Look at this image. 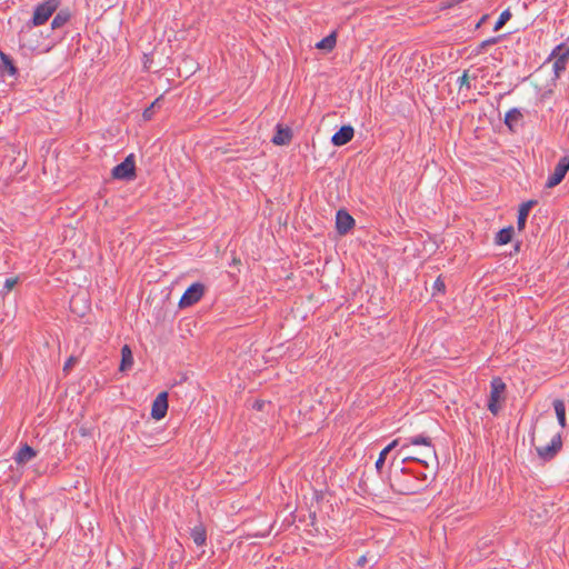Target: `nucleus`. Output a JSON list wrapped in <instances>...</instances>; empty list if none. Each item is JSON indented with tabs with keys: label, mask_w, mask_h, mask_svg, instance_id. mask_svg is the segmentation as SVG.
I'll return each instance as SVG.
<instances>
[{
	"label": "nucleus",
	"mask_w": 569,
	"mask_h": 569,
	"mask_svg": "<svg viewBox=\"0 0 569 569\" xmlns=\"http://www.w3.org/2000/svg\"><path fill=\"white\" fill-rule=\"evenodd\" d=\"M416 461L427 467L426 460L419 457H396L392 458L389 466V486L393 492L403 496L417 495L427 488L428 477L423 472H415L405 463Z\"/></svg>",
	"instance_id": "f257e3e1"
},
{
	"label": "nucleus",
	"mask_w": 569,
	"mask_h": 569,
	"mask_svg": "<svg viewBox=\"0 0 569 569\" xmlns=\"http://www.w3.org/2000/svg\"><path fill=\"white\" fill-rule=\"evenodd\" d=\"M507 385L500 377H493L490 381V395L488 399V410L498 416L506 401Z\"/></svg>",
	"instance_id": "f03ea898"
},
{
	"label": "nucleus",
	"mask_w": 569,
	"mask_h": 569,
	"mask_svg": "<svg viewBox=\"0 0 569 569\" xmlns=\"http://www.w3.org/2000/svg\"><path fill=\"white\" fill-rule=\"evenodd\" d=\"M61 0H43L34 8L32 18L27 22L28 28L44 24L59 9Z\"/></svg>",
	"instance_id": "7ed1b4c3"
},
{
	"label": "nucleus",
	"mask_w": 569,
	"mask_h": 569,
	"mask_svg": "<svg viewBox=\"0 0 569 569\" xmlns=\"http://www.w3.org/2000/svg\"><path fill=\"white\" fill-rule=\"evenodd\" d=\"M111 176L113 179L122 180V181H131L136 179V159L134 154L130 153L124 158L122 162L117 164L112 171Z\"/></svg>",
	"instance_id": "20e7f679"
},
{
	"label": "nucleus",
	"mask_w": 569,
	"mask_h": 569,
	"mask_svg": "<svg viewBox=\"0 0 569 569\" xmlns=\"http://www.w3.org/2000/svg\"><path fill=\"white\" fill-rule=\"evenodd\" d=\"M409 446H425L426 449L423 451L425 458H433L437 459V453L435 446L432 445L431 438L426 435H417L409 437L407 439V442L402 445L401 449L399 450L397 456H401L403 450L408 448Z\"/></svg>",
	"instance_id": "39448f33"
},
{
	"label": "nucleus",
	"mask_w": 569,
	"mask_h": 569,
	"mask_svg": "<svg viewBox=\"0 0 569 569\" xmlns=\"http://www.w3.org/2000/svg\"><path fill=\"white\" fill-rule=\"evenodd\" d=\"M206 287L201 282H194L187 288L178 303L180 309L196 305L204 295Z\"/></svg>",
	"instance_id": "423d86ee"
},
{
	"label": "nucleus",
	"mask_w": 569,
	"mask_h": 569,
	"mask_svg": "<svg viewBox=\"0 0 569 569\" xmlns=\"http://www.w3.org/2000/svg\"><path fill=\"white\" fill-rule=\"evenodd\" d=\"M562 448V438L561 433H557L552 437L551 441L547 446L536 447V451L538 457L547 462L555 459V457L559 453Z\"/></svg>",
	"instance_id": "0eeeda50"
},
{
	"label": "nucleus",
	"mask_w": 569,
	"mask_h": 569,
	"mask_svg": "<svg viewBox=\"0 0 569 569\" xmlns=\"http://www.w3.org/2000/svg\"><path fill=\"white\" fill-rule=\"evenodd\" d=\"M569 171V156L561 157L555 167L553 172L548 177L546 187L553 188L558 186Z\"/></svg>",
	"instance_id": "6e6552de"
},
{
	"label": "nucleus",
	"mask_w": 569,
	"mask_h": 569,
	"mask_svg": "<svg viewBox=\"0 0 569 569\" xmlns=\"http://www.w3.org/2000/svg\"><path fill=\"white\" fill-rule=\"evenodd\" d=\"M356 224L353 217L345 209H340L336 213V230L340 236L350 232Z\"/></svg>",
	"instance_id": "1a4fd4ad"
},
{
	"label": "nucleus",
	"mask_w": 569,
	"mask_h": 569,
	"mask_svg": "<svg viewBox=\"0 0 569 569\" xmlns=\"http://www.w3.org/2000/svg\"><path fill=\"white\" fill-rule=\"evenodd\" d=\"M168 392H160L152 402L151 417L156 420H161L168 412Z\"/></svg>",
	"instance_id": "9d476101"
},
{
	"label": "nucleus",
	"mask_w": 569,
	"mask_h": 569,
	"mask_svg": "<svg viewBox=\"0 0 569 569\" xmlns=\"http://www.w3.org/2000/svg\"><path fill=\"white\" fill-rule=\"evenodd\" d=\"M355 136V129L350 124L342 126L332 137L331 143L335 147H342L350 142Z\"/></svg>",
	"instance_id": "9b49d317"
},
{
	"label": "nucleus",
	"mask_w": 569,
	"mask_h": 569,
	"mask_svg": "<svg viewBox=\"0 0 569 569\" xmlns=\"http://www.w3.org/2000/svg\"><path fill=\"white\" fill-rule=\"evenodd\" d=\"M38 455L37 450H34L31 446L28 443L21 445L19 450L14 453V461L19 466H23L28 462H30L33 458H36Z\"/></svg>",
	"instance_id": "f8f14e48"
},
{
	"label": "nucleus",
	"mask_w": 569,
	"mask_h": 569,
	"mask_svg": "<svg viewBox=\"0 0 569 569\" xmlns=\"http://www.w3.org/2000/svg\"><path fill=\"white\" fill-rule=\"evenodd\" d=\"M292 140V131L289 127H282L281 124H277L276 133L273 134L271 141L276 146H287Z\"/></svg>",
	"instance_id": "ddd939ff"
},
{
	"label": "nucleus",
	"mask_w": 569,
	"mask_h": 569,
	"mask_svg": "<svg viewBox=\"0 0 569 569\" xmlns=\"http://www.w3.org/2000/svg\"><path fill=\"white\" fill-rule=\"evenodd\" d=\"M0 72L1 74H8L11 77L18 76V68L14 64L13 59L0 50Z\"/></svg>",
	"instance_id": "4468645a"
},
{
	"label": "nucleus",
	"mask_w": 569,
	"mask_h": 569,
	"mask_svg": "<svg viewBox=\"0 0 569 569\" xmlns=\"http://www.w3.org/2000/svg\"><path fill=\"white\" fill-rule=\"evenodd\" d=\"M537 204L536 200H529L520 204L518 210V218H517V228L518 230H523L526 227L527 218L529 216L530 210L533 206Z\"/></svg>",
	"instance_id": "2eb2a0df"
},
{
	"label": "nucleus",
	"mask_w": 569,
	"mask_h": 569,
	"mask_svg": "<svg viewBox=\"0 0 569 569\" xmlns=\"http://www.w3.org/2000/svg\"><path fill=\"white\" fill-rule=\"evenodd\" d=\"M57 11L58 12L56 13V16L53 17L52 22H51V28L53 30L60 29L63 26H66L71 20V17H72V13L69 8H63L60 10L58 9Z\"/></svg>",
	"instance_id": "dca6fc26"
},
{
	"label": "nucleus",
	"mask_w": 569,
	"mask_h": 569,
	"mask_svg": "<svg viewBox=\"0 0 569 569\" xmlns=\"http://www.w3.org/2000/svg\"><path fill=\"white\" fill-rule=\"evenodd\" d=\"M522 118L521 111L518 108H512L506 113L503 122L511 132H516V127Z\"/></svg>",
	"instance_id": "f3484780"
},
{
	"label": "nucleus",
	"mask_w": 569,
	"mask_h": 569,
	"mask_svg": "<svg viewBox=\"0 0 569 569\" xmlns=\"http://www.w3.org/2000/svg\"><path fill=\"white\" fill-rule=\"evenodd\" d=\"M133 366V356L130 347L128 345H124L121 348V361L119 366V370L124 372Z\"/></svg>",
	"instance_id": "a211bd4d"
},
{
	"label": "nucleus",
	"mask_w": 569,
	"mask_h": 569,
	"mask_svg": "<svg viewBox=\"0 0 569 569\" xmlns=\"http://www.w3.org/2000/svg\"><path fill=\"white\" fill-rule=\"evenodd\" d=\"M190 537L198 547H202L207 541V530L202 523L196 526L190 531Z\"/></svg>",
	"instance_id": "6ab92c4d"
},
{
	"label": "nucleus",
	"mask_w": 569,
	"mask_h": 569,
	"mask_svg": "<svg viewBox=\"0 0 569 569\" xmlns=\"http://www.w3.org/2000/svg\"><path fill=\"white\" fill-rule=\"evenodd\" d=\"M163 96L154 99L149 107H147L142 112V118L144 121H150L154 117L158 110L162 107Z\"/></svg>",
	"instance_id": "aec40b11"
},
{
	"label": "nucleus",
	"mask_w": 569,
	"mask_h": 569,
	"mask_svg": "<svg viewBox=\"0 0 569 569\" xmlns=\"http://www.w3.org/2000/svg\"><path fill=\"white\" fill-rule=\"evenodd\" d=\"M515 230L512 226L502 228L499 230L495 237V243L498 246H503L509 243L512 240Z\"/></svg>",
	"instance_id": "412c9836"
},
{
	"label": "nucleus",
	"mask_w": 569,
	"mask_h": 569,
	"mask_svg": "<svg viewBox=\"0 0 569 569\" xmlns=\"http://www.w3.org/2000/svg\"><path fill=\"white\" fill-rule=\"evenodd\" d=\"M553 409L558 419L559 425L562 428L567 427V420H566V403L562 399H555L553 402Z\"/></svg>",
	"instance_id": "4be33fe9"
},
{
	"label": "nucleus",
	"mask_w": 569,
	"mask_h": 569,
	"mask_svg": "<svg viewBox=\"0 0 569 569\" xmlns=\"http://www.w3.org/2000/svg\"><path fill=\"white\" fill-rule=\"evenodd\" d=\"M337 44V34L336 32H331L323 39H321L319 42L316 43V48L320 50H325L327 52H330L335 49Z\"/></svg>",
	"instance_id": "5701e85b"
},
{
	"label": "nucleus",
	"mask_w": 569,
	"mask_h": 569,
	"mask_svg": "<svg viewBox=\"0 0 569 569\" xmlns=\"http://www.w3.org/2000/svg\"><path fill=\"white\" fill-rule=\"evenodd\" d=\"M550 58L555 60L569 61V46L565 42L558 44L551 52Z\"/></svg>",
	"instance_id": "b1692460"
},
{
	"label": "nucleus",
	"mask_w": 569,
	"mask_h": 569,
	"mask_svg": "<svg viewBox=\"0 0 569 569\" xmlns=\"http://www.w3.org/2000/svg\"><path fill=\"white\" fill-rule=\"evenodd\" d=\"M503 36H497V37H491L489 39H486L483 41H481L478 47L476 48L475 52L476 54H480L482 53L488 47L490 46H493L496 43H498L501 39H502Z\"/></svg>",
	"instance_id": "393cba45"
},
{
	"label": "nucleus",
	"mask_w": 569,
	"mask_h": 569,
	"mask_svg": "<svg viewBox=\"0 0 569 569\" xmlns=\"http://www.w3.org/2000/svg\"><path fill=\"white\" fill-rule=\"evenodd\" d=\"M12 471V465L9 463V460L0 461V481L7 482L10 478L9 472Z\"/></svg>",
	"instance_id": "a878e982"
},
{
	"label": "nucleus",
	"mask_w": 569,
	"mask_h": 569,
	"mask_svg": "<svg viewBox=\"0 0 569 569\" xmlns=\"http://www.w3.org/2000/svg\"><path fill=\"white\" fill-rule=\"evenodd\" d=\"M511 16L512 14L509 9L503 10L495 23L493 30H500L511 19Z\"/></svg>",
	"instance_id": "bb28decb"
},
{
	"label": "nucleus",
	"mask_w": 569,
	"mask_h": 569,
	"mask_svg": "<svg viewBox=\"0 0 569 569\" xmlns=\"http://www.w3.org/2000/svg\"><path fill=\"white\" fill-rule=\"evenodd\" d=\"M567 63L566 61L563 60H555L553 62V73H555V77L556 78H560L562 72H565L566 68H567Z\"/></svg>",
	"instance_id": "cd10ccee"
},
{
	"label": "nucleus",
	"mask_w": 569,
	"mask_h": 569,
	"mask_svg": "<svg viewBox=\"0 0 569 569\" xmlns=\"http://www.w3.org/2000/svg\"><path fill=\"white\" fill-rule=\"evenodd\" d=\"M388 455H389L388 449H382L379 453V457L376 461V469L379 473L381 472V469L386 462Z\"/></svg>",
	"instance_id": "c85d7f7f"
},
{
	"label": "nucleus",
	"mask_w": 569,
	"mask_h": 569,
	"mask_svg": "<svg viewBox=\"0 0 569 569\" xmlns=\"http://www.w3.org/2000/svg\"><path fill=\"white\" fill-rule=\"evenodd\" d=\"M436 292L445 293L446 292V283L441 276H439L433 282V295Z\"/></svg>",
	"instance_id": "c756f323"
},
{
	"label": "nucleus",
	"mask_w": 569,
	"mask_h": 569,
	"mask_svg": "<svg viewBox=\"0 0 569 569\" xmlns=\"http://www.w3.org/2000/svg\"><path fill=\"white\" fill-rule=\"evenodd\" d=\"M458 83L460 91L462 90V88H466L467 90L471 88L467 70L462 73L461 77L458 78Z\"/></svg>",
	"instance_id": "7c9ffc66"
},
{
	"label": "nucleus",
	"mask_w": 569,
	"mask_h": 569,
	"mask_svg": "<svg viewBox=\"0 0 569 569\" xmlns=\"http://www.w3.org/2000/svg\"><path fill=\"white\" fill-rule=\"evenodd\" d=\"M19 280H20L19 277L7 278L4 281V284H3V291L6 293L10 292L16 287V284L19 282Z\"/></svg>",
	"instance_id": "2f4dec72"
},
{
	"label": "nucleus",
	"mask_w": 569,
	"mask_h": 569,
	"mask_svg": "<svg viewBox=\"0 0 569 569\" xmlns=\"http://www.w3.org/2000/svg\"><path fill=\"white\" fill-rule=\"evenodd\" d=\"M77 362H78V359H77L76 357H73V356L69 357V358L66 360L64 365H63V371H64L66 373H68V372L73 368V366H74Z\"/></svg>",
	"instance_id": "473e14b6"
},
{
	"label": "nucleus",
	"mask_w": 569,
	"mask_h": 569,
	"mask_svg": "<svg viewBox=\"0 0 569 569\" xmlns=\"http://www.w3.org/2000/svg\"><path fill=\"white\" fill-rule=\"evenodd\" d=\"M399 442H400L399 439H395L387 447H385L383 449H388V452L390 453V451L392 449H395L399 445Z\"/></svg>",
	"instance_id": "72a5a7b5"
},
{
	"label": "nucleus",
	"mask_w": 569,
	"mask_h": 569,
	"mask_svg": "<svg viewBox=\"0 0 569 569\" xmlns=\"http://www.w3.org/2000/svg\"><path fill=\"white\" fill-rule=\"evenodd\" d=\"M368 560H367V557L366 556H361L358 560H357V566L358 567H365L367 565Z\"/></svg>",
	"instance_id": "f704fd0d"
},
{
	"label": "nucleus",
	"mask_w": 569,
	"mask_h": 569,
	"mask_svg": "<svg viewBox=\"0 0 569 569\" xmlns=\"http://www.w3.org/2000/svg\"><path fill=\"white\" fill-rule=\"evenodd\" d=\"M263 406H264V402L259 401V400L254 401V403H253V408L257 410H262Z\"/></svg>",
	"instance_id": "c9c22d12"
},
{
	"label": "nucleus",
	"mask_w": 569,
	"mask_h": 569,
	"mask_svg": "<svg viewBox=\"0 0 569 569\" xmlns=\"http://www.w3.org/2000/svg\"><path fill=\"white\" fill-rule=\"evenodd\" d=\"M402 457H407V456H406V455H403ZM412 457H419V458H421V459H423V460H428V459H429V458H425V457H423V452H422V453H420V455L413 453V456H412ZM426 462L428 463V461H426Z\"/></svg>",
	"instance_id": "e433bc0d"
},
{
	"label": "nucleus",
	"mask_w": 569,
	"mask_h": 569,
	"mask_svg": "<svg viewBox=\"0 0 569 569\" xmlns=\"http://www.w3.org/2000/svg\"><path fill=\"white\" fill-rule=\"evenodd\" d=\"M510 92H511V90H509V91H507V92H503V93H500V94L498 96V98H497V99H498V101H500L505 96L509 94Z\"/></svg>",
	"instance_id": "4c0bfd02"
},
{
	"label": "nucleus",
	"mask_w": 569,
	"mask_h": 569,
	"mask_svg": "<svg viewBox=\"0 0 569 569\" xmlns=\"http://www.w3.org/2000/svg\"><path fill=\"white\" fill-rule=\"evenodd\" d=\"M488 16H483L480 21L478 22L477 27H479L481 23H485V20L487 19Z\"/></svg>",
	"instance_id": "58836bf2"
},
{
	"label": "nucleus",
	"mask_w": 569,
	"mask_h": 569,
	"mask_svg": "<svg viewBox=\"0 0 569 569\" xmlns=\"http://www.w3.org/2000/svg\"><path fill=\"white\" fill-rule=\"evenodd\" d=\"M148 64H150V61H146V62H144V68H147V69H148V68H149V67H148Z\"/></svg>",
	"instance_id": "ea45409f"
},
{
	"label": "nucleus",
	"mask_w": 569,
	"mask_h": 569,
	"mask_svg": "<svg viewBox=\"0 0 569 569\" xmlns=\"http://www.w3.org/2000/svg\"><path fill=\"white\" fill-rule=\"evenodd\" d=\"M148 64H150V61H146V62H144V68H147V69H148V68H149V67H148Z\"/></svg>",
	"instance_id": "a19ab883"
},
{
	"label": "nucleus",
	"mask_w": 569,
	"mask_h": 569,
	"mask_svg": "<svg viewBox=\"0 0 569 569\" xmlns=\"http://www.w3.org/2000/svg\"><path fill=\"white\" fill-rule=\"evenodd\" d=\"M519 247H520V244L518 243V244L515 247V250H519Z\"/></svg>",
	"instance_id": "79ce46f5"
},
{
	"label": "nucleus",
	"mask_w": 569,
	"mask_h": 569,
	"mask_svg": "<svg viewBox=\"0 0 569 569\" xmlns=\"http://www.w3.org/2000/svg\"><path fill=\"white\" fill-rule=\"evenodd\" d=\"M131 569H139V568L134 567V568H131Z\"/></svg>",
	"instance_id": "37998d69"
}]
</instances>
